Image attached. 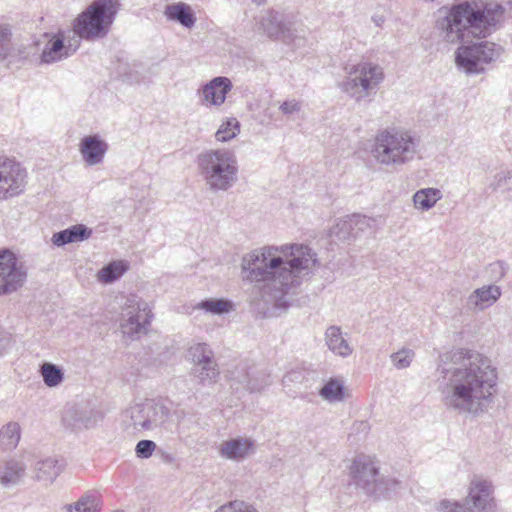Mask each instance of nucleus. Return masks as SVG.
Returning a JSON list of instances; mask_svg holds the SVG:
<instances>
[{
	"mask_svg": "<svg viewBox=\"0 0 512 512\" xmlns=\"http://www.w3.org/2000/svg\"><path fill=\"white\" fill-rule=\"evenodd\" d=\"M281 252L290 258L277 255L276 246L254 250L242 259V269L250 281L265 282L259 297L251 302V311L256 318L264 319L276 315V310L287 309L290 302L285 295L301 283L300 274L308 269L305 257L310 249L304 245L282 246Z\"/></svg>",
	"mask_w": 512,
	"mask_h": 512,
	"instance_id": "nucleus-1",
	"label": "nucleus"
},
{
	"mask_svg": "<svg viewBox=\"0 0 512 512\" xmlns=\"http://www.w3.org/2000/svg\"><path fill=\"white\" fill-rule=\"evenodd\" d=\"M438 371L450 389L443 398L449 409L479 414L492 402L497 370L491 361L472 350L453 349L439 355Z\"/></svg>",
	"mask_w": 512,
	"mask_h": 512,
	"instance_id": "nucleus-2",
	"label": "nucleus"
},
{
	"mask_svg": "<svg viewBox=\"0 0 512 512\" xmlns=\"http://www.w3.org/2000/svg\"><path fill=\"white\" fill-rule=\"evenodd\" d=\"M505 12V7L495 1H456L438 9L434 27L450 44L463 43L468 37L486 39L501 28Z\"/></svg>",
	"mask_w": 512,
	"mask_h": 512,
	"instance_id": "nucleus-3",
	"label": "nucleus"
},
{
	"mask_svg": "<svg viewBox=\"0 0 512 512\" xmlns=\"http://www.w3.org/2000/svg\"><path fill=\"white\" fill-rule=\"evenodd\" d=\"M199 175L212 191H227L238 180L236 155L229 149L201 152L196 159Z\"/></svg>",
	"mask_w": 512,
	"mask_h": 512,
	"instance_id": "nucleus-4",
	"label": "nucleus"
},
{
	"mask_svg": "<svg viewBox=\"0 0 512 512\" xmlns=\"http://www.w3.org/2000/svg\"><path fill=\"white\" fill-rule=\"evenodd\" d=\"M120 8L119 0H93L73 21V32L86 41L105 38Z\"/></svg>",
	"mask_w": 512,
	"mask_h": 512,
	"instance_id": "nucleus-5",
	"label": "nucleus"
},
{
	"mask_svg": "<svg viewBox=\"0 0 512 512\" xmlns=\"http://www.w3.org/2000/svg\"><path fill=\"white\" fill-rule=\"evenodd\" d=\"M419 141L408 131L385 129L375 138L374 157L386 166L394 168L412 161Z\"/></svg>",
	"mask_w": 512,
	"mask_h": 512,
	"instance_id": "nucleus-6",
	"label": "nucleus"
},
{
	"mask_svg": "<svg viewBox=\"0 0 512 512\" xmlns=\"http://www.w3.org/2000/svg\"><path fill=\"white\" fill-rule=\"evenodd\" d=\"M350 473L356 486L377 499L391 498L403 489L401 481L395 478L379 477L378 467L366 455H358L353 460Z\"/></svg>",
	"mask_w": 512,
	"mask_h": 512,
	"instance_id": "nucleus-7",
	"label": "nucleus"
},
{
	"mask_svg": "<svg viewBox=\"0 0 512 512\" xmlns=\"http://www.w3.org/2000/svg\"><path fill=\"white\" fill-rule=\"evenodd\" d=\"M502 52L500 45L489 41L461 45L455 52V63L468 75L482 74L485 72L483 64L496 61Z\"/></svg>",
	"mask_w": 512,
	"mask_h": 512,
	"instance_id": "nucleus-8",
	"label": "nucleus"
},
{
	"mask_svg": "<svg viewBox=\"0 0 512 512\" xmlns=\"http://www.w3.org/2000/svg\"><path fill=\"white\" fill-rule=\"evenodd\" d=\"M493 486L488 480H473L469 492L463 502H450L444 499L440 502L443 512H495Z\"/></svg>",
	"mask_w": 512,
	"mask_h": 512,
	"instance_id": "nucleus-9",
	"label": "nucleus"
},
{
	"mask_svg": "<svg viewBox=\"0 0 512 512\" xmlns=\"http://www.w3.org/2000/svg\"><path fill=\"white\" fill-rule=\"evenodd\" d=\"M349 74L341 88L358 102L367 97L369 90L375 88L384 78L382 68L370 62L354 65Z\"/></svg>",
	"mask_w": 512,
	"mask_h": 512,
	"instance_id": "nucleus-10",
	"label": "nucleus"
},
{
	"mask_svg": "<svg viewBox=\"0 0 512 512\" xmlns=\"http://www.w3.org/2000/svg\"><path fill=\"white\" fill-rule=\"evenodd\" d=\"M296 15L292 12L267 10L259 21L260 27L272 40H281L285 44L292 43L296 38Z\"/></svg>",
	"mask_w": 512,
	"mask_h": 512,
	"instance_id": "nucleus-11",
	"label": "nucleus"
},
{
	"mask_svg": "<svg viewBox=\"0 0 512 512\" xmlns=\"http://www.w3.org/2000/svg\"><path fill=\"white\" fill-rule=\"evenodd\" d=\"M27 279V271L18 257L7 248L0 250V296L20 289Z\"/></svg>",
	"mask_w": 512,
	"mask_h": 512,
	"instance_id": "nucleus-12",
	"label": "nucleus"
},
{
	"mask_svg": "<svg viewBox=\"0 0 512 512\" xmlns=\"http://www.w3.org/2000/svg\"><path fill=\"white\" fill-rule=\"evenodd\" d=\"M170 410L162 402L147 399L144 403L136 404L130 409V418L135 428L151 430L166 422Z\"/></svg>",
	"mask_w": 512,
	"mask_h": 512,
	"instance_id": "nucleus-13",
	"label": "nucleus"
},
{
	"mask_svg": "<svg viewBox=\"0 0 512 512\" xmlns=\"http://www.w3.org/2000/svg\"><path fill=\"white\" fill-rule=\"evenodd\" d=\"M377 220L361 214H352L339 219L330 229V237L340 241L357 239L361 234H373L376 231Z\"/></svg>",
	"mask_w": 512,
	"mask_h": 512,
	"instance_id": "nucleus-14",
	"label": "nucleus"
},
{
	"mask_svg": "<svg viewBox=\"0 0 512 512\" xmlns=\"http://www.w3.org/2000/svg\"><path fill=\"white\" fill-rule=\"evenodd\" d=\"M26 170L8 158L0 157V200L20 195L25 186Z\"/></svg>",
	"mask_w": 512,
	"mask_h": 512,
	"instance_id": "nucleus-15",
	"label": "nucleus"
},
{
	"mask_svg": "<svg viewBox=\"0 0 512 512\" xmlns=\"http://www.w3.org/2000/svg\"><path fill=\"white\" fill-rule=\"evenodd\" d=\"M231 380L250 393L260 392L270 385L269 374L249 360L238 363L231 371Z\"/></svg>",
	"mask_w": 512,
	"mask_h": 512,
	"instance_id": "nucleus-16",
	"label": "nucleus"
},
{
	"mask_svg": "<svg viewBox=\"0 0 512 512\" xmlns=\"http://www.w3.org/2000/svg\"><path fill=\"white\" fill-rule=\"evenodd\" d=\"M62 424L66 429L79 431L94 427L97 412L84 404H67L62 412Z\"/></svg>",
	"mask_w": 512,
	"mask_h": 512,
	"instance_id": "nucleus-17",
	"label": "nucleus"
},
{
	"mask_svg": "<svg viewBox=\"0 0 512 512\" xmlns=\"http://www.w3.org/2000/svg\"><path fill=\"white\" fill-rule=\"evenodd\" d=\"M65 41L66 37L64 31L59 30L53 34L40 54V63H55L73 54L77 46L72 48V44H66Z\"/></svg>",
	"mask_w": 512,
	"mask_h": 512,
	"instance_id": "nucleus-18",
	"label": "nucleus"
},
{
	"mask_svg": "<svg viewBox=\"0 0 512 512\" xmlns=\"http://www.w3.org/2000/svg\"><path fill=\"white\" fill-rule=\"evenodd\" d=\"M108 149V143L99 134L84 136L79 144L83 161L89 166L101 164Z\"/></svg>",
	"mask_w": 512,
	"mask_h": 512,
	"instance_id": "nucleus-19",
	"label": "nucleus"
},
{
	"mask_svg": "<svg viewBox=\"0 0 512 512\" xmlns=\"http://www.w3.org/2000/svg\"><path fill=\"white\" fill-rule=\"evenodd\" d=\"M138 312L132 314L121 324L122 331L131 339H136L142 333H146L147 327L150 325L153 314L148 309L147 303L140 301L137 303Z\"/></svg>",
	"mask_w": 512,
	"mask_h": 512,
	"instance_id": "nucleus-20",
	"label": "nucleus"
},
{
	"mask_svg": "<svg viewBox=\"0 0 512 512\" xmlns=\"http://www.w3.org/2000/svg\"><path fill=\"white\" fill-rule=\"evenodd\" d=\"M233 85L229 78L218 76L202 86L203 99L214 106L224 103Z\"/></svg>",
	"mask_w": 512,
	"mask_h": 512,
	"instance_id": "nucleus-21",
	"label": "nucleus"
},
{
	"mask_svg": "<svg viewBox=\"0 0 512 512\" xmlns=\"http://www.w3.org/2000/svg\"><path fill=\"white\" fill-rule=\"evenodd\" d=\"M91 235L92 229L84 224H75L54 233L51 240L55 246L63 247L70 243L87 240Z\"/></svg>",
	"mask_w": 512,
	"mask_h": 512,
	"instance_id": "nucleus-22",
	"label": "nucleus"
},
{
	"mask_svg": "<svg viewBox=\"0 0 512 512\" xmlns=\"http://www.w3.org/2000/svg\"><path fill=\"white\" fill-rule=\"evenodd\" d=\"M164 15L168 20L177 22L188 29L192 28L197 20L192 8L184 2L166 5Z\"/></svg>",
	"mask_w": 512,
	"mask_h": 512,
	"instance_id": "nucleus-23",
	"label": "nucleus"
},
{
	"mask_svg": "<svg viewBox=\"0 0 512 512\" xmlns=\"http://www.w3.org/2000/svg\"><path fill=\"white\" fill-rule=\"evenodd\" d=\"M254 442L249 438L236 437L222 444L221 455L233 460L244 459L253 450Z\"/></svg>",
	"mask_w": 512,
	"mask_h": 512,
	"instance_id": "nucleus-24",
	"label": "nucleus"
},
{
	"mask_svg": "<svg viewBox=\"0 0 512 512\" xmlns=\"http://www.w3.org/2000/svg\"><path fill=\"white\" fill-rule=\"evenodd\" d=\"M26 467L21 461L10 459L0 467V483L4 487L17 485L25 475Z\"/></svg>",
	"mask_w": 512,
	"mask_h": 512,
	"instance_id": "nucleus-25",
	"label": "nucleus"
},
{
	"mask_svg": "<svg viewBox=\"0 0 512 512\" xmlns=\"http://www.w3.org/2000/svg\"><path fill=\"white\" fill-rule=\"evenodd\" d=\"M325 339L328 348L334 353L342 357L352 354V348L346 339L343 338L340 327L330 326L325 332Z\"/></svg>",
	"mask_w": 512,
	"mask_h": 512,
	"instance_id": "nucleus-26",
	"label": "nucleus"
},
{
	"mask_svg": "<svg viewBox=\"0 0 512 512\" xmlns=\"http://www.w3.org/2000/svg\"><path fill=\"white\" fill-rule=\"evenodd\" d=\"M129 269V263L125 260H114L104 265L97 273L98 281L111 284L119 280Z\"/></svg>",
	"mask_w": 512,
	"mask_h": 512,
	"instance_id": "nucleus-27",
	"label": "nucleus"
},
{
	"mask_svg": "<svg viewBox=\"0 0 512 512\" xmlns=\"http://www.w3.org/2000/svg\"><path fill=\"white\" fill-rule=\"evenodd\" d=\"M63 465L56 458L48 457L37 462V479L52 483L61 473Z\"/></svg>",
	"mask_w": 512,
	"mask_h": 512,
	"instance_id": "nucleus-28",
	"label": "nucleus"
},
{
	"mask_svg": "<svg viewBox=\"0 0 512 512\" xmlns=\"http://www.w3.org/2000/svg\"><path fill=\"white\" fill-rule=\"evenodd\" d=\"M197 308L212 315H224L234 310V303L225 298H206L197 305Z\"/></svg>",
	"mask_w": 512,
	"mask_h": 512,
	"instance_id": "nucleus-29",
	"label": "nucleus"
},
{
	"mask_svg": "<svg viewBox=\"0 0 512 512\" xmlns=\"http://www.w3.org/2000/svg\"><path fill=\"white\" fill-rule=\"evenodd\" d=\"M21 428L17 422H9L0 430V447L2 450L16 448L20 441Z\"/></svg>",
	"mask_w": 512,
	"mask_h": 512,
	"instance_id": "nucleus-30",
	"label": "nucleus"
},
{
	"mask_svg": "<svg viewBox=\"0 0 512 512\" xmlns=\"http://www.w3.org/2000/svg\"><path fill=\"white\" fill-rule=\"evenodd\" d=\"M442 197L441 191L437 188H425L418 190L413 195V202L416 208L428 211Z\"/></svg>",
	"mask_w": 512,
	"mask_h": 512,
	"instance_id": "nucleus-31",
	"label": "nucleus"
},
{
	"mask_svg": "<svg viewBox=\"0 0 512 512\" xmlns=\"http://www.w3.org/2000/svg\"><path fill=\"white\" fill-rule=\"evenodd\" d=\"M192 374L198 379L200 385L207 386L217 382L220 372L217 363L214 361L195 366L192 369Z\"/></svg>",
	"mask_w": 512,
	"mask_h": 512,
	"instance_id": "nucleus-32",
	"label": "nucleus"
},
{
	"mask_svg": "<svg viewBox=\"0 0 512 512\" xmlns=\"http://www.w3.org/2000/svg\"><path fill=\"white\" fill-rule=\"evenodd\" d=\"M67 512H100V500L98 495L89 492L83 495L74 505H65Z\"/></svg>",
	"mask_w": 512,
	"mask_h": 512,
	"instance_id": "nucleus-33",
	"label": "nucleus"
},
{
	"mask_svg": "<svg viewBox=\"0 0 512 512\" xmlns=\"http://www.w3.org/2000/svg\"><path fill=\"white\" fill-rule=\"evenodd\" d=\"M40 374L48 387H57L64 380V372L61 367L50 362H44L40 366Z\"/></svg>",
	"mask_w": 512,
	"mask_h": 512,
	"instance_id": "nucleus-34",
	"label": "nucleus"
},
{
	"mask_svg": "<svg viewBox=\"0 0 512 512\" xmlns=\"http://www.w3.org/2000/svg\"><path fill=\"white\" fill-rule=\"evenodd\" d=\"M319 395L330 402L341 401L344 397V386L336 378H330L320 389Z\"/></svg>",
	"mask_w": 512,
	"mask_h": 512,
	"instance_id": "nucleus-35",
	"label": "nucleus"
},
{
	"mask_svg": "<svg viewBox=\"0 0 512 512\" xmlns=\"http://www.w3.org/2000/svg\"><path fill=\"white\" fill-rule=\"evenodd\" d=\"M240 132V122L232 117L224 121L218 128L215 137L217 141L227 142L236 137Z\"/></svg>",
	"mask_w": 512,
	"mask_h": 512,
	"instance_id": "nucleus-36",
	"label": "nucleus"
},
{
	"mask_svg": "<svg viewBox=\"0 0 512 512\" xmlns=\"http://www.w3.org/2000/svg\"><path fill=\"white\" fill-rule=\"evenodd\" d=\"M501 295L500 288L495 285H489L487 287H482L476 289L471 299L475 298V304H491L495 302Z\"/></svg>",
	"mask_w": 512,
	"mask_h": 512,
	"instance_id": "nucleus-37",
	"label": "nucleus"
},
{
	"mask_svg": "<svg viewBox=\"0 0 512 512\" xmlns=\"http://www.w3.org/2000/svg\"><path fill=\"white\" fill-rule=\"evenodd\" d=\"M195 366L214 362L213 352L206 343H198L189 350Z\"/></svg>",
	"mask_w": 512,
	"mask_h": 512,
	"instance_id": "nucleus-38",
	"label": "nucleus"
},
{
	"mask_svg": "<svg viewBox=\"0 0 512 512\" xmlns=\"http://www.w3.org/2000/svg\"><path fill=\"white\" fill-rule=\"evenodd\" d=\"M12 31L9 25L0 24V61L11 54Z\"/></svg>",
	"mask_w": 512,
	"mask_h": 512,
	"instance_id": "nucleus-39",
	"label": "nucleus"
},
{
	"mask_svg": "<svg viewBox=\"0 0 512 512\" xmlns=\"http://www.w3.org/2000/svg\"><path fill=\"white\" fill-rule=\"evenodd\" d=\"M414 355L413 350L402 349L391 355V361L397 369H405L410 366Z\"/></svg>",
	"mask_w": 512,
	"mask_h": 512,
	"instance_id": "nucleus-40",
	"label": "nucleus"
},
{
	"mask_svg": "<svg viewBox=\"0 0 512 512\" xmlns=\"http://www.w3.org/2000/svg\"><path fill=\"white\" fill-rule=\"evenodd\" d=\"M35 52L36 48L33 45H17L12 42L11 54H9L8 58L19 61L28 60L31 55L35 54Z\"/></svg>",
	"mask_w": 512,
	"mask_h": 512,
	"instance_id": "nucleus-41",
	"label": "nucleus"
},
{
	"mask_svg": "<svg viewBox=\"0 0 512 512\" xmlns=\"http://www.w3.org/2000/svg\"><path fill=\"white\" fill-rule=\"evenodd\" d=\"M157 445L154 441L143 439L140 440L135 447V454L140 459H148L153 453H156Z\"/></svg>",
	"mask_w": 512,
	"mask_h": 512,
	"instance_id": "nucleus-42",
	"label": "nucleus"
},
{
	"mask_svg": "<svg viewBox=\"0 0 512 512\" xmlns=\"http://www.w3.org/2000/svg\"><path fill=\"white\" fill-rule=\"evenodd\" d=\"M155 455L164 464L175 465L176 468H179V466H180V464L177 462L176 456L173 453H170L163 448L158 447Z\"/></svg>",
	"mask_w": 512,
	"mask_h": 512,
	"instance_id": "nucleus-43",
	"label": "nucleus"
},
{
	"mask_svg": "<svg viewBox=\"0 0 512 512\" xmlns=\"http://www.w3.org/2000/svg\"><path fill=\"white\" fill-rule=\"evenodd\" d=\"M489 269L494 279H501L506 274L508 266L503 261H496L489 265Z\"/></svg>",
	"mask_w": 512,
	"mask_h": 512,
	"instance_id": "nucleus-44",
	"label": "nucleus"
},
{
	"mask_svg": "<svg viewBox=\"0 0 512 512\" xmlns=\"http://www.w3.org/2000/svg\"><path fill=\"white\" fill-rule=\"evenodd\" d=\"M279 109L284 115L288 116L299 112L301 110V104L296 100L284 101Z\"/></svg>",
	"mask_w": 512,
	"mask_h": 512,
	"instance_id": "nucleus-45",
	"label": "nucleus"
},
{
	"mask_svg": "<svg viewBox=\"0 0 512 512\" xmlns=\"http://www.w3.org/2000/svg\"><path fill=\"white\" fill-rule=\"evenodd\" d=\"M496 184L493 185V190L498 189L502 186L503 182L507 183L509 185V189L512 190V169L508 170L507 172H501L496 174L495 176Z\"/></svg>",
	"mask_w": 512,
	"mask_h": 512,
	"instance_id": "nucleus-46",
	"label": "nucleus"
},
{
	"mask_svg": "<svg viewBox=\"0 0 512 512\" xmlns=\"http://www.w3.org/2000/svg\"><path fill=\"white\" fill-rule=\"evenodd\" d=\"M372 20H373V22L376 24V26H378V27H381V26H382V24H383V23H384V21H385L383 16H378V15H374V16L372 17Z\"/></svg>",
	"mask_w": 512,
	"mask_h": 512,
	"instance_id": "nucleus-47",
	"label": "nucleus"
},
{
	"mask_svg": "<svg viewBox=\"0 0 512 512\" xmlns=\"http://www.w3.org/2000/svg\"><path fill=\"white\" fill-rule=\"evenodd\" d=\"M234 512H258L255 508L251 507V506H245L244 509H239V510H236Z\"/></svg>",
	"mask_w": 512,
	"mask_h": 512,
	"instance_id": "nucleus-48",
	"label": "nucleus"
},
{
	"mask_svg": "<svg viewBox=\"0 0 512 512\" xmlns=\"http://www.w3.org/2000/svg\"><path fill=\"white\" fill-rule=\"evenodd\" d=\"M5 349H6L5 339L0 338V356L3 355Z\"/></svg>",
	"mask_w": 512,
	"mask_h": 512,
	"instance_id": "nucleus-49",
	"label": "nucleus"
},
{
	"mask_svg": "<svg viewBox=\"0 0 512 512\" xmlns=\"http://www.w3.org/2000/svg\"><path fill=\"white\" fill-rule=\"evenodd\" d=\"M252 2H254L257 5H262L266 2V0H252Z\"/></svg>",
	"mask_w": 512,
	"mask_h": 512,
	"instance_id": "nucleus-50",
	"label": "nucleus"
},
{
	"mask_svg": "<svg viewBox=\"0 0 512 512\" xmlns=\"http://www.w3.org/2000/svg\"><path fill=\"white\" fill-rule=\"evenodd\" d=\"M113 512H124V511H121V510H115V511H113Z\"/></svg>",
	"mask_w": 512,
	"mask_h": 512,
	"instance_id": "nucleus-51",
	"label": "nucleus"
}]
</instances>
